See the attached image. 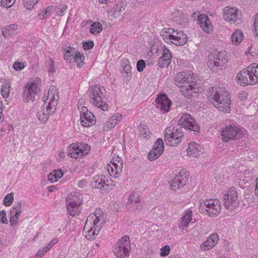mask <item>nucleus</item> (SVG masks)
Returning a JSON list of instances; mask_svg holds the SVG:
<instances>
[{
	"label": "nucleus",
	"mask_w": 258,
	"mask_h": 258,
	"mask_svg": "<svg viewBox=\"0 0 258 258\" xmlns=\"http://www.w3.org/2000/svg\"><path fill=\"white\" fill-rule=\"evenodd\" d=\"M45 106L50 107L51 112H55L56 110V106L58 104L59 97L58 90L54 86L50 87L48 91L42 98Z\"/></svg>",
	"instance_id": "obj_14"
},
{
	"label": "nucleus",
	"mask_w": 258,
	"mask_h": 258,
	"mask_svg": "<svg viewBox=\"0 0 258 258\" xmlns=\"http://www.w3.org/2000/svg\"><path fill=\"white\" fill-rule=\"evenodd\" d=\"M15 1L16 0H1L0 6L6 8H9L14 5Z\"/></svg>",
	"instance_id": "obj_48"
},
{
	"label": "nucleus",
	"mask_w": 258,
	"mask_h": 258,
	"mask_svg": "<svg viewBox=\"0 0 258 258\" xmlns=\"http://www.w3.org/2000/svg\"><path fill=\"white\" fill-rule=\"evenodd\" d=\"M247 94L245 91L241 92L239 94V97L242 100H245L247 98Z\"/></svg>",
	"instance_id": "obj_62"
},
{
	"label": "nucleus",
	"mask_w": 258,
	"mask_h": 258,
	"mask_svg": "<svg viewBox=\"0 0 258 258\" xmlns=\"http://www.w3.org/2000/svg\"><path fill=\"white\" fill-rule=\"evenodd\" d=\"M167 59H168L167 58H164L160 57L158 61V66L161 68L168 67V66L171 63V61Z\"/></svg>",
	"instance_id": "obj_47"
},
{
	"label": "nucleus",
	"mask_w": 258,
	"mask_h": 258,
	"mask_svg": "<svg viewBox=\"0 0 258 258\" xmlns=\"http://www.w3.org/2000/svg\"><path fill=\"white\" fill-rule=\"evenodd\" d=\"M103 28L99 23L94 22L93 23L90 28V32L92 34H97L101 33L102 31Z\"/></svg>",
	"instance_id": "obj_41"
},
{
	"label": "nucleus",
	"mask_w": 258,
	"mask_h": 258,
	"mask_svg": "<svg viewBox=\"0 0 258 258\" xmlns=\"http://www.w3.org/2000/svg\"><path fill=\"white\" fill-rule=\"evenodd\" d=\"M58 242V239L57 238H53L49 243H48L43 248L47 252L49 251L51 247L57 243Z\"/></svg>",
	"instance_id": "obj_51"
},
{
	"label": "nucleus",
	"mask_w": 258,
	"mask_h": 258,
	"mask_svg": "<svg viewBox=\"0 0 258 258\" xmlns=\"http://www.w3.org/2000/svg\"><path fill=\"white\" fill-rule=\"evenodd\" d=\"M8 221L7 218L6 212L4 210L0 212V223L7 224Z\"/></svg>",
	"instance_id": "obj_52"
},
{
	"label": "nucleus",
	"mask_w": 258,
	"mask_h": 258,
	"mask_svg": "<svg viewBox=\"0 0 258 258\" xmlns=\"http://www.w3.org/2000/svg\"><path fill=\"white\" fill-rule=\"evenodd\" d=\"M161 57L164 58H167L168 59L167 60L171 61V52L166 46L162 47V54Z\"/></svg>",
	"instance_id": "obj_46"
},
{
	"label": "nucleus",
	"mask_w": 258,
	"mask_h": 258,
	"mask_svg": "<svg viewBox=\"0 0 258 258\" xmlns=\"http://www.w3.org/2000/svg\"><path fill=\"white\" fill-rule=\"evenodd\" d=\"M240 131V129L236 126L226 125L221 132L223 141L227 142L230 140H234Z\"/></svg>",
	"instance_id": "obj_18"
},
{
	"label": "nucleus",
	"mask_w": 258,
	"mask_h": 258,
	"mask_svg": "<svg viewBox=\"0 0 258 258\" xmlns=\"http://www.w3.org/2000/svg\"><path fill=\"white\" fill-rule=\"evenodd\" d=\"M49 67L48 68V72L53 73L55 71L54 61L53 59L50 58L49 61Z\"/></svg>",
	"instance_id": "obj_59"
},
{
	"label": "nucleus",
	"mask_w": 258,
	"mask_h": 258,
	"mask_svg": "<svg viewBox=\"0 0 258 258\" xmlns=\"http://www.w3.org/2000/svg\"><path fill=\"white\" fill-rule=\"evenodd\" d=\"M18 29V26L16 24H11L9 26L6 27L3 30L2 34L5 37L13 34L15 31Z\"/></svg>",
	"instance_id": "obj_40"
},
{
	"label": "nucleus",
	"mask_w": 258,
	"mask_h": 258,
	"mask_svg": "<svg viewBox=\"0 0 258 258\" xmlns=\"http://www.w3.org/2000/svg\"><path fill=\"white\" fill-rule=\"evenodd\" d=\"M14 201V194L11 192L7 195L4 198V205L5 206H11Z\"/></svg>",
	"instance_id": "obj_44"
},
{
	"label": "nucleus",
	"mask_w": 258,
	"mask_h": 258,
	"mask_svg": "<svg viewBox=\"0 0 258 258\" xmlns=\"http://www.w3.org/2000/svg\"><path fill=\"white\" fill-rule=\"evenodd\" d=\"M186 152L188 156L198 157L202 154V147L196 142H190L188 144Z\"/></svg>",
	"instance_id": "obj_29"
},
{
	"label": "nucleus",
	"mask_w": 258,
	"mask_h": 258,
	"mask_svg": "<svg viewBox=\"0 0 258 258\" xmlns=\"http://www.w3.org/2000/svg\"><path fill=\"white\" fill-rule=\"evenodd\" d=\"M178 124L182 127L197 132L199 131L200 126L195 118L188 113H183L178 116Z\"/></svg>",
	"instance_id": "obj_15"
},
{
	"label": "nucleus",
	"mask_w": 258,
	"mask_h": 258,
	"mask_svg": "<svg viewBox=\"0 0 258 258\" xmlns=\"http://www.w3.org/2000/svg\"><path fill=\"white\" fill-rule=\"evenodd\" d=\"M255 193L256 195L258 196V178L256 180Z\"/></svg>",
	"instance_id": "obj_64"
},
{
	"label": "nucleus",
	"mask_w": 258,
	"mask_h": 258,
	"mask_svg": "<svg viewBox=\"0 0 258 258\" xmlns=\"http://www.w3.org/2000/svg\"><path fill=\"white\" fill-rule=\"evenodd\" d=\"M125 4L121 2L116 5L112 10V15L114 18L119 16L121 13L125 10Z\"/></svg>",
	"instance_id": "obj_36"
},
{
	"label": "nucleus",
	"mask_w": 258,
	"mask_h": 258,
	"mask_svg": "<svg viewBox=\"0 0 258 258\" xmlns=\"http://www.w3.org/2000/svg\"><path fill=\"white\" fill-rule=\"evenodd\" d=\"M254 29L255 30L256 34L258 37V13L254 15Z\"/></svg>",
	"instance_id": "obj_58"
},
{
	"label": "nucleus",
	"mask_w": 258,
	"mask_h": 258,
	"mask_svg": "<svg viewBox=\"0 0 258 258\" xmlns=\"http://www.w3.org/2000/svg\"><path fill=\"white\" fill-rule=\"evenodd\" d=\"M221 204L217 199L201 200L199 211L201 213L210 217H216L220 212Z\"/></svg>",
	"instance_id": "obj_6"
},
{
	"label": "nucleus",
	"mask_w": 258,
	"mask_h": 258,
	"mask_svg": "<svg viewBox=\"0 0 258 258\" xmlns=\"http://www.w3.org/2000/svg\"><path fill=\"white\" fill-rule=\"evenodd\" d=\"M223 18L226 22L233 24L239 20L240 12L235 7H225L223 9Z\"/></svg>",
	"instance_id": "obj_17"
},
{
	"label": "nucleus",
	"mask_w": 258,
	"mask_h": 258,
	"mask_svg": "<svg viewBox=\"0 0 258 258\" xmlns=\"http://www.w3.org/2000/svg\"><path fill=\"white\" fill-rule=\"evenodd\" d=\"M90 102L103 111L108 109V105L104 101V97L100 88L98 86H93L88 90Z\"/></svg>",
	"instance_id": "obj_7"
},
{
	"label": "nucleus",
	"mask_w": 258,
	"mask_h": 258,
	"mask_svg": "<svg viewBox=\"0 0 258 258\" xmlns=\"http://www.w3.org/2000/svg\"><path fill=\"white\" fill-rule=\"evenodd\" d=\"M123 72L126 74V80H129L132 75V67L128 59L122 60L121 62Z\"/></svg>",
	"instance_id": "obj_37"
},
{
	"label": "nucleus",
	"mask_w": 258,
	"mask_h": 258,
	"mask_svg": "<svg viewBox=\"0 0 258 258\" xmlns=\"http://www.w3.org/2000/svg\"><path fill=\"white\" fill-rule=\"evenodd\" d=\"M90 150L89 145L84 143L71 144L68 148L69 156L75 159L80 158L87 154Z\"/></svg>",
	"instance_id": "obj_13"
},
{
	"label": "nucleus",
	"mask_w": 258,
	"mask_h": 258,
	"mask_svg": "<svg viewBox=\"0 0 258 258\" xmlns=\"http://www.w3.org/2000/svg\"><path fill=\"white\" fill-rule=\"evenodd\" d=\"M123 168V161L121 157L114 156L108 164L107 170L109 175L115 178L118 177Z\"/></svg>",
	"instance_id": "obj_16"
},
{
	"label": "nucleus",
	"mask_w": 258,
	"mask_h": 258,
	"mask_svg": "<svg viewBox=\"0 0 258 258\" xmlns=\"http://www.w3.org/2000/svg\"><path fill=\"white\" fill-rule=\"evenodd\" d=\"M105 222V218L102 210L99 208L96 209L93 214L87 218L83 229V233L86 238L89 240L94 239L99 234Z\"/></svg>",
	"instance_id": "obj_1"
},
{
	"label": "nucleus",
	"mask_w": 258,
	"mask_h": 258,
	"mask_svg": "<svg viewBox=\"0 0 258 258\" xmlns=\"http://www.w3.org/2000/svg\"><path fill=\"white\" fill-rule=\"evenodd\" d=\"M13 130L12 126L8 123H4L3 126L1 128V132H5L6 130L11 131Z\"/></svg>",
	"instance_id": "obj_57"
},
{
	"label": "nucleus",
	"mask_w": 258,
	"mask_h": 258,
	"mask_svg": "<svg viewBox=\"0 0 258 258\" xmlns=\"http://www.w3.org/2000/svg\"><path fill=\"white\" fill-rule=\"evenodd\" d=\"M164 149V144L162 139L159 138L155 142L153 148L149 153L148 159L150 161H154L157 159L163 153Z\"/></svg>",
	"instance_id": "obj_20"
},
{
	"label": "nucleus",
	"mask_w": 258,
	"mask_h": 258,
	"mask_svg": "<svg viewBox=\"0 0 258 258\" xmlns=\"http://www.w3.org/2000/svg\"><path fill=\"white\" fill-rule=\"evenodd\" d=\"M26 66L25 62L16 61L13 64V68L17 71L22 70Z\"/></svg>",
	"instance_id": "obj_49"
},
{
	"label": "nucleus",
	"mask_w": 258,
	"mask_h": 258,
	"mask_svg": "<svg viewBox=\"0 0 258 258\" xmlns=\"http://www.w3.org/2000/svg\"><path fill=\"white\" fill-rule=\"evenodd\" d=\"M219 236L217 233L211 234L207 240L204 241L201 245V249L203 251H207L213 248L219 241Z\"/></svg>",
	"instance_id": "obj_26"
},
{
	"label": "nucleus",
	"mask_w": 258,
	"mask_h": 258,
	"mask_svg": "<svg viewBox=\"0 0 258 258\" xmlns=\"http://www.w3.org/2000/svg\"><path fill=\"white\" fill-rule=\"evenodd\" d=\"M87 184V181L86 180L83 179L78 181V186L80 188H84Z\"/></svg>",
	"instance_id": "obj_61"
},
{
	"label": "nucleus",
	"mask_w": 258,
	"mask_h": 258,
	"mask_svg": "<svg viewBox=\"0 0 258 258\" xmlns=\"http://www.w3.org/2000/svg\"><path fill=\"white\" fill-rule=\"evenodd\" d=\"M38 0H23V5L28 10H30L38 3Z\"/></svg>",
	"instance_id": "obj_45"
},
{
	"label": "nucleus",
	"mask_w": 258,
	"mask_h": 258,
	"mask_svg": "<svg viewBox=\"0 0 258 258\" xmlns=\"http://www.w3.org/2000/svg\"><path fill=\"white\" fill-rule=\"evenodd\" d=\"M143 207L142 200L138 193L133 192L128 198L127 207L132 210H140Z\"/></svg>",
	"instance_id": "obj_24"
},
{
	"label": "nucleus",
	"mask_w": 258,
	"mask_h": 258,
	"mask_svg": "<svg viewBox=\"0 0 258 258\" xmlns=\"http://www.w3.org/2000/svg\"><path fill=\"white\" fill-rule=\"evenodd\" d=\"M198 22L204 32L209 33L212 31V25L207 16L200 15L198 17Z\"/></svg>",
	"instance_id": "obj_30"
},
{
	"label": "nucleus",
	"mask_w": 258,
	"mask_h": 258,
	"mask_svg": "<svg viewBox=\"0 0 258 258\" xmlns=\"http://www.w3.org/2000/svg\"><path fill=\"white\" fill-rule=\"evenodd\" d=\"M237 82L240 85H255L258 83V64L252 63L242 70L237 75Z\"/></svg>",
	"instance_id": "obj_4"
},
{
	"label": "nucleus",
	"mask_w": 258,
	"mask_h": 258,
	"mask_svg": "<svg viewBox=\"0 0 258 258\" xmlns=\"http://www.w3.org/2000/svg\"><path fill=\"white\" fill-rule=\"evenodd\" d=\"M122 119V115L119 113H115L112 115L103 125V131L107 132L114 128L115 125Z\"/></svg>",
	"instance_id": "obj_28"
},
{
	"label": "nucleus",
	"mask_w": 258,
	"mask_h": 258,
	"mask_svg": "<svg viewBox=\"0 0 258 258\" xmlns=\"http://www.w3.org/2000/svg\"><path fill=\"white\" fill-rule=\"evenodd\" d=\"M67 9L66 5H59L55 8V12L58 16H63Z\"/></svg>",
	"instance_id": "obj_43"
},
{
	"label": "nucleus",
	"mask_w": 258,
	"mask_h": 258,
	"mask_svg": "<svg viewBox=\"0 0 258 258\" xmlns=\"http://www.w3.org/2000/svg\"><path fill=\"white\" fill-rule=\"evenodd\" d=\"M192 212L191 210L188 209L184 211V214L180 219V223L178 225L179 228L181 231L187 232V227L190 222H192Z\"/></svg>",
	"instance_id": "obj_25"
},
{
	"label": "nucleus",
	"mask_w": 258,
	"mask_h": 258,
	"mask_svg": "<svg viewBox=\"0 0 258 258\" xmlns=\"http://www.w3.org/2000/svg\"><path fill=\"white\" fill-rule=\"evenodd\" d=\"M108 176L103 175L95 176L91 181V185L93 188L101 189L108 181Z\"/></svg>",
	"instance_id": "obj_31"
},
{
	"label": "nucleus",
	"mask_w": 258,
	"mask_h": 258,
	"mask_svg": "<svg viewBox=\"0 0 258 258\" xmlns=\"http://www.w3.org/2000/svg\"><path fill=\"white\" fill-rule=\"evenodd\" d=\"M82 203V196L79 192H72L66 198V205L69 214L74 217L78 214V209Z\"/></svg>",
	"instance_id": "obj_10"
},
{
	"label": "nucleus",
	"mask_w": 258,
	"mask_h": 258,
	"mask_svg": "<svg viewBox=\"0 0 258 258\" xmlns=\"http://www.w3.org/2000/svg\"><path fill=\"white\" fill-rule=\"evenodd\" d=\"M187 181L186 172L184 170L179 172L171 182L172 189L176 190L183 186Z\"/></svg>",
	"instance_id": "obj_21"
},
{
	"label": "nucleus",
	"mask_w": 258,
	"mask_h": 258,
	"mask_svg": "<svg viewBox=\"0 0 258 258\" xmlns=\"http://www.w3.org/2000/svg\"><path fill=\"white\" fill-rule=\"evenodd\" d=\"M155 101L157 107L163 113L169 111L171 105V101L166 94H164L158 96Z\"/></svg>",
	"instance_id": "obj_22"
},
{
	"label": "nucleus",
	"mask_w": 258,
	"mask_h": 258,
	"mask_svg": "<svg viewBox=\"0 0 258 258\" xmlns=\"http://www.w3.org/2000/svg\"><path fill=\"white\" fill-rule=\"evenodd\" d=\"M131 249L130 237L125 235L118 240L113 252L115 255L118 258H124L128 255Z\"/></svg>",
	"instance_id": "obj_11"
},
{
	"label": "nucleus",
	"mask_w": 258,
	"mask_h": 258,
	"mask_svg": "<svg viewBox=\"0 0 258 258\" xmlns=\"http://www.w3.org/2000/svg\"><path fill=\"white\" fill-rule=\"evenodd\" d=\"M63 175V172L61 169L54 170L48 175V179L51 183L56 182Z\"/></svg>",
	"instance_id": "obj_33"
},
{
	"label": "nucleus",
	"mask_w": 258,
	"mask_h": 258,
	"mask_svg": "<svg viewBox=\"0 0 258 258\" xmlns=\"http://www.w3.org/2000/svg\"><path fill=\"white\" fill-rule=\"evenodd\" d=\"M47 252V251L43 248L42 249H39L36 253V255H35V256L36 258H40V257H42Z\"/></svg>",
	"instance_id": "obj_60"
},
{
	"label": "nucleus",
	"mask_w": 258,
	"mask_h": 258,
	"mask_svg": "<svg viewBox=\"0 0 258 258\" xmlns=\"http://www.w3.org/2000/svg\"><path fill=\"white\" fill-rule=\"evenodd\" d=\"M209 100L220 111L228 113L230 111V94L225 88L214 86L210 90Z\"/></svg>",
	"instance_id": "obj_3"
},
{
	"label": "nucleus",
	"mask_w": 258,
	"mask_h": 258,
	"mask_svg": "<svg viewBox=\"0 0 258 258\" xmlns=\"http://www.w3.org/2000/svg\"><path fill=\"white\" fill-rule=\"evenodd\" d=\"M77 49H76L74 47H67L64 50V59L67 60L71 62L74 58V56L76 51Z\"/></svg>",
	"instance_id": "obj_38"
},
{
	"label": "nucleus",
	"mask_w": 258,
	"mask_h": 258,
	"mask_svg": "<svg viewBox=\"0 0 258 258\" xmlns=\"http://www.w3.org/2000/svg\"><path fill=\"white\" fill-rule=\"evenodd\" d=\"M41 80L39 78H33L30 79L25 85L24 90V97L27 101L33 99L35 95L40 90Z\"/></svg>",
	"instance_id": "obj_12"
},
{
	"label": "nucleus",
	"mask_w": 258,
	"mask_h": 258,
	"mask_svg": "<svg viewBox=\"0 0 258 258\" xmlns=\"http://www.w3.org/2000/svg\"><path fill=\"white\" fill-rule=\"evenodd\" d=\"M145 66L146 65L144 60L142 59L139 60L137 64V69L138 71L139 72H142L145 68Z\"/></svg>",
	"instance_id": "obj_55"
},
{
	"label": "nucleus",
	"mask_w": 258,
	"mask_h": 258,
	"mask_svg": "<svg viewBox=\"0 0 258 258\" xmlns=\"http://www.w3.org/2000/svg\"><path fill=\"white\" fill-rule=\"evenodd\" d=\"M10 92V85L8 81L5 80L2 82L1 93L4 98H8Z\"/></svg>",
	"instance_id": "obj_35"
},
{
	"label": "nucleus",
	"mask_w": 258,
	"mask_h": 258,
	"mask_svg": "<svg viewBox=\"0 0 258 258\" xmlns=\"http://www.w3.org/2000/svg\"><path fill=\"white\" fill-rule=\"evenodd\" d=\"M149 134V131L148 128L145 126H142L140 127V135L144 138H146Z\"/></svg>",
	"instance_id": "obj_50"
},
{
	"label": "nucleus",
	"mask_w": 258,
	"mask_h": 258,
	"mask_svg": "<svg viewBox=\"0 0 258 258\" xmlns=\"http://www.w3.org/2000/svg\"><path fill=\"white\" fill-rule=\"evenodd\" d=\"M74 56L73 60L75 61L77 66L79 68H82L85 64L84 61L85 59L84 56L83 54L81 53L78 50L76 51Z\"/></svg>",
	"instance_id": "obj_39"
},
{
	"label": "nucleus",
	"mask_w": 258,
	"mask_h": 258,
	"mask_svg": "<svg viewBox=\"0 0 258 258\" xmlns=\"http://www.w3.org/2000/svg\"><path fill=\"white\" fill-rule=\"evenodd\" d=\"M170 249V247L169 245H165L164 246L162 247L160 249L161 250L160 255L162 256H165L167 255L169 253Z\"/></svg>",
	"instance_id": "obj_54"
},
{
	"label": "nucleus",
	"mask_w": 258,
	"mask_h": 258,
	"mask_svg": "<svg viewBox=\"0 0 258 258\" xmlns=\"http://www.w3.org/2000/svg\"><path fill=\"white\" fill-rule=\"evenodd\" d=\"M237 197L238 193L235 187H232L228 189L227 193L224 196V206L227 209H232L236 206Z\"/></svg>",
	"instance_id": "obj_19"
},
{
	"label": "nucleus",
	"mask_w": 258,
	"mask_h": 258,
	"mask_svg": "<svg viewBox=\"0 0 258 258\" xmlns=\"http://www.w3.org/2000/svg\"><path fill=\"white\" fill-rule=\"evenodd\" d=\"M192 75L190 72H181L174 77V84L180 88V92L187 98H191L199 92L198 85L194 81Z\"/></svg>",
	"instance_id": "obj_2"
},
{
	"label": "nucleus",
	"mask_w": 258,
	"mask_h": 258,
	"mask_svg": "<svg viewBox=\"0 0 258 258\" xmlns=\"http://www.w3.org/2000/svg\"><path fill=\"white\" fill-rule=\"evenodd\" d=\"M161 35L167 43L178 46L185 44L187 40V37L185 33L172 28H164L161 32Z\"/></svg>",
	"instance_id": "obj_5"
},
{
	"label": "nucleus",
	"mask_w": 258,
	"mask_h": 258,
	"mask_svg": "<svg viewBox=\"0 0 258 258\" xmlns=\"http://www.w3.org/2000/svg\"><path fill=\"white\" fill-rule=\"evenodd\" d=\"M258 173L257 168L248 169H246L243 172V175L246 178H249V179H253Z\"/></svg>",
	"instance_id": "obj_42"
},
{
	"label": "nucleus",
	"mask_w": 258,
	"mask_h": 258,
	"mask_svg": "<svg viewBox=\"0 0 258 258\" xmlns=\"http://www.w3.org/2000/svg\"><path fill=\"white\" fill-rule=\"evenodd\" d=\"M84 103L83 99H80L78 103V109L80 111V113L87 111L88 109L83 106Z\"/></svg>",
	"instance_id": "obj_53"
},
{
	"label": "nucleus",
	"mask_w": 258,
	"mask_h": 258,
	"mask_svg": "<svg viewBox=\"0 0 258 258\" xmlns=\"http://www.w3.org/2000/svg\"><path fill=\"white\" fill-rule=\"evenodd\" d=\"M94 46V43L92 41L85 42L83 44V47L84 50H88L92 48Z\"/></svg>",
	"instance_id": "obj_56"
},
{
	"label": "nucleus",
	"mask_w": 258,
	"mask_h": 258,
	"mask_svg": "<svg viewBox=\"0 0 258 258\" xmlns=\"http://www.w3.org/2000/svg\"><path fill=\"white\" fill-rule=\"evenodd\" d=\"M80 123L84 127H90L96 123V118L94 114L87 110L80 113Z\"/></svg>",
	"instance_id": "obj_23"
},
{
	"label": "nucleus",
	"mask_w": 258,
	"mask_h": 258,
	"mask_svg": "<svg viewBox=\"0 0 258 258\" xmlns=\"http://www.w3.org/2000/svg\"><path fill=\"white\" fill-rule=\"evenodd\" d=\"M184 134L180 128L167 127L164 131V140L168 146H175L181 142Z\"/></svg>",
	"instance_id": "obj_9"
},
{
	"label": "nucleus",
	"mask_w": 258,
	"mask_h": 258,
	"mask_svg": "<svg viewBox=\"0 0 258 258\" xmlns=\"http://www.w3.org/2000/svg\"><path fill=\"white\" fill-rule=\"evenodd\" d=\"M50 107L47 105H42L41 110L38 112L37 117L41 122H45L47 120L49 115L54 112H51Z\"/></svg>",
	"instance_id": "obj_32"
},
{
	"label": "nucleus",
	"mask_w": 258,
	"mask_h": 258,
	"mask_svg": "<svg viewBox=\"0 0 258 258\" xmlns=\"http://www.w3.org/2000/svg\"><path fill=\"white\" fill-rule=\"evenodd\" d=\"M243 38V34L242 31L239 29H237L232 34L231 36L232 43L237 45L239 44Z\"/></svg>",
	"instance_id": "obj_34"
},
{
	"label": "nucleus",
	"mask_w": 258,
	"mask_h": 258,
	"mask_svg": "<svg viewBox=\"0 0 258 258\" xmlns=\"http://www.w3.org/2000/svg\"><path fill=\"white\" fill-rule=\"evenodd\" d=\"M4 106L2 102L0 101V122L4 119V115L3 113Z\"/></svg>",
	"instance_id": "obj_63"
},
{
	"label": "nucleus",
	"mask_w": 258,
	"mask_h": 258,
	"mask_svg": "<svg viewBox=\"0 0 258 258\" xmlns=\"http://www.w3.org/2000/svg\"><path fill=\"white\" fill-rule=\"evenodd\" d=\"M10 222L12 226L16 225L21 214V205L20 203L14 205L10 210Z\"/></svg>",
	"instance_id": "obj_27"
},
{
	"label": "nucleus",
	"mask_w": 258,
	"mask_h": 258,
	"mask_svg": "<svg viewBox=\"0 0 258 258\" xmlns=\"http://www.w3.org/2000/svg\"><path fill=\"white\" fill-rule=\"evenodd\" d=\"M227 62V53L225 51H214L208 56V66L213 71L221 69Z\"/></svg>",
	"instance_id": "obj_8"
}]
</instances>
